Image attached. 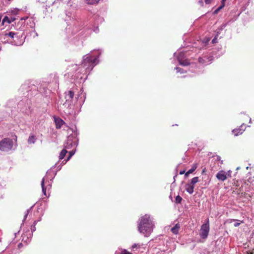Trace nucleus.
I'll return each instance as SVG.
<instances>
[{
    "label": "nucleus",
    "mask_w": 254,
    "mask_h": 254,
    "mask_svg": "<svg viewBox=\"0 0 254 254\" xmlns=\"http://www.w3.org/2000/svg\"><path fill=\"white\" fill-rule=\"evenodd\" d=\"M245 125L243 124L241 126L240 128L233 129L232 132L235 136H238L239 134H241L245 130Z\"/></svg>",
    "instance_id": "nucleus-11"
},
{
    "label": "nucleus",
    "mask_w": 254,
    "mask_h": 254,
    "mask_svg": "<svg viewBox=\"0 0 254 254\" xmlns=\"http://www.w3.org/2000/svg\"><path fill=\"white\" fill-rule=\"evenodd\" d=\"M65 21H68V19L67 18H66L65 19Z\"/></svg>",
    "instance_id": "nucleus-50"
},
{
    "label": "nucleus",
    "mask_w": 254,
    "mask_h": 254,
    "mask_svg": "<svg viewBox=\"0 0 254 254\" xmlns=\"http://www.w3.org/2000/svg\"><path fill=\"white\" fill-rule=\"evenodd\" d=\"M33 206H32L31 208H30L29 209H27L25 212V214H24V218H23V219L22 220V224H21V225L23 224L24 223V221L26 220V219L27 218V216L29 213V212L31 211L32 208L33 207Z\"/></svg>",
    "instance_id": "nucleus-21"
},
{
    "label": "nucleus",
    "mask_w": 254,
    "mask_h": 254,
    "mask_svg": "<svg viewBox=\"0 0 254 254\" xmlns=\"http://www.w3.org/2000/svg\"><path fill=\"white\" fill-rule=\"evenodd\" d=\"M154 223L149 215L146 214L139 220L138 229L145 237H148L153 231Z\"/></svg>",
    "instance_id": "nucleus-2"
},
{
    "label": "nucleus",
    "mask_w": 254,
    "mask_h": 254,
    "mask_svg": "<svg viewBox=\"0 0 254 254\" xmlns=\"http://www.w3.org/2000/svg\"><path fill=\"white\" fill-rule=\"evenodd\" d=\"M66 32H67V33H69L70 32V31H71V30H70V27H69V28H66Z\"/></svg>",
    "instance_id": "nucleus-38"
},
{
    "label": "nucleus",
    "mask_w": 254,
    "mask_h": 254,
    "mask_svg": "<svg viewBox=\"0 0 254 254\" xmlns=\"http://www.w3.org/2000/svg\"><path fill=\"white\" fill-rule=\"evenodd\" d=\"M180 228V226L179 224H176L174 227L171 228V231L174 234H177Z\"/></svg>",
    "instance_id": "nucleus-18"
},
{
    "label": "nucleus",
    "mask_w": 254,
    "mask_h": 254,
    "mask_svg": "<svg viewBox=\"0 0 254 254\" xmlns=\"http://www.w3.org/2000/svg\"><path fill=\"white\" fill-rule=\"evenodd\" d=\"M55 122L56 128H60L62 127V126L64 123V121L60 118L55 119Z\"/></svg>",
    "instance_id": "nucleus-15"
},
{
    "label": "nucleus",
    "mask_w": 254,
    "mask_h": 254,
    "mask_svg": "<svg viewBox=\"0 0 254 254\" xmlns=\"http://www.w3.org/2000/svg\"><path fill=\"white\" fill-rule=\"evenodd\" d=\"M14 102L13 100H9L7 102V106H9V107L11 105V102Z\"/></svg>",
    "instance_id": "nucleus-34"
},
{
    "label": "nucleus",
    "mask_w": 254,
    "mask_h": 254,
    "mask_svg": "<svg viewBox=\"0 0 254 254\" xmlns=\"http://www.w3.org/2000/svg\"><path fill=\"white\" fill-rule=\"evenodd\" d=\"M24 26H25V25L23 26V27H20V31H24L25 30V29L24 28Z\"/></svg>",
    "instance_id": "nucleus-42"
},
{
    "label": "nucleus",
    "mask_w": 254,
    "mask_h": 254,
    "mask_svg": "<svg viewBox=\"0 0 254 254\" xmlns=\"http://www.w3.org/2000/svg\"><path fill=\"white\" fill-rule=\"evenodd\" d=\"M185 189L189 193L192 194L193 192L194 186L191 184H187L185 185Z\"/></svg>",
    "instance_id": "nucleus-14"
},
{
    "label": "nucleus",
    "mask_w": 254,
    "mask_h": 254,
    "mask_svg": "<svg viewBox=\"0 0 254 254\" xmlns=\"http://www.w3.org/2000/svg\"><path fill=\"white\" fill-rule=\"evenodd\" d=\"M121 254H131L130 252H127L126 250H123L121 252Z\"/></svg>",
    "instance_id": "nucleus-30"
},
{
    "label": "nucleus",
    "mask_w": 254,
    "mask_h": 254,
    "mask_svg": "<svg viewBox=\"0 0 254 254\" xmlns=\"http://www.w3.org/2000/svg\"><path fill=\"white\" fill-rule=\"evenodd\" d=\"M46 180V177H45L44 178H43L42 180V181H41V187H42V192L43 193V194L45 195H46V189H47V188L45 187L44 186V184H45V180Z\"/></svg>",
    "instance_id": "nucleus-16"
},
{
    "label": "nucleus",
    "mask_w": 254,
    "mask_h": 254,
    "mask_svg": "<svg viewBox=\"0 0 254 254\" xmlns=\"http://www.w3.org/2000/svg\"><path fill=\"white\" fill-rule=\"evenodd\" d=\"M37 138L34 135L30 134L28 139V142L29 144H34Z\"/></svg>",
    "instance_id": "nucleus-17"
},
{
    "label": "nucleus",
    "mask_w": 254,
    "mask_h": 254,
    "mask_svg": "<svg viewBox=\"0 0 254 254\" xmlns=\"http://www.w3.org/2000/svg\"><path fill=\"white\" fill-rule=\"evenodd\" d=\"M139 247V246L138 245V244H133L132 246H131V248L132 249H134L135 248H138Z\"/></svg>",
    "instance_id": "nucleus-33"
},
{
    "label": "nucleus",
    "mask_w": 254,
    "mask_h": 254,
    "mask_svg": "<svg viewBox=\"0 0 254 254\" xmlns=\"http://www.w3.org/2000/svg\"><path fill=\"white\" fill-rule=\"evenodd\" d=\"M226 0H222L221 2L222 3H225V1H226Z\"/></svg>",
    "instance_id": "nucleus-47"
},
{
    "label": "nucleus",
    "mask_w": 254,
    "mask_h": 254,
    "mask_svg": "<svg viewBox=\"0 0 254 254\" xmlns=\"http://www.w3.org/2000/svg\"><path fill=\"white\" fill-rule=\"evenodd\" d=\"M216 39H217L216 37H215V38H214L212 40V42L213 43H216Z\"/></svg>",
    "instance_id": "nucleus-41"
},
{
    "label": "nucleus",
    "mask_w": 254,
    "mask_h": 254,
    "mask_svg": "<svg viewBox=\"0 0 254 254\" xmlns=\"http://www.w3.org/2000/svg\"><path fill=\"white\" fill-rule=\"evenodd\" d=\"M22 243H20V244H18V248H21L22 247Z\"/></svg>",
    "instance_id": "nucleus-45"
},
{
    "label": "nucleus",
    "mask_w": 254,
    "mask_h": 254,
    "mask_svg": "<svg viewBox=\"0 0 254 254\" xmlns=\"http://www.w3.org/2000/svg\"><path fill=\"white\" fill-rule=\"evenodd\" d=\"M76 145L75 140H73V137L72 136H68L67 137V141L64 144V148L66 149H70L73 146Z\"/></svg>",
    "instance_id": "nucleus-8"
},
{
    "label": "nucleus",
    "mask_w": 254,
    "mask_h": 254,
    "mask_svg": "<svg viewBox=\"0 0 254 254\" xmlns=\"http://www.w3.org/2000/svg\"><path fill=\"white\" fill-rule=\"evenodd\" d=\"M26 21V28L29 29V28H31L32 29L34 28L35 27V23L34 22V20L32 18H28V17H24V18H20V21L18 22V24H23V21Z\"/></svg>",
    "instance_id": "nucleus-7"
},
{
    "label": "nucleus",
    "mask_w": 254,
    "mask_h": 254,
    "mask_svg": "<svg viewBox=\"0 0 254 254\" xmlns=\"http://www.w3.org/2000/svg\"><path fill=\"white\" fill-rule=\"evenodd\" d=\"M67 153V151L66 150V148L63 149L59 155V159L62 160L63 159L64 157L65 156L66 153Z\"/></svg>",
    "instance_id": "nucleus-20"
},
{
    "label": "nucleus",
    "mask_w": 254,
    "mask_h": 254,
    "mask_svg": "<svg viewBox=\"0 0 254 254\" xmlns=\"http://www.w3.org/2000/svg\"><path fill=\"white\" fill-rule=\"evenodd\" d=\"M209 232V222L208 219H207L205 222L201 226L199 232V236L202 239H205L208 235Z\"/></svg>",
    "instance_id": "nucleus-4"
},
{
    "label": "nucleus",
    "mask_w": 254,
    "mask_h": 254,
    "mask_svg": "<svg viewBox=\"0 0 254 254\" xmlns=\"http://www.w3.org/2000/svg\"><path fill=\"white\" fill-rule=\"evenodd\" d=\"M209 41V39H207L205 41L203 42L204 45L205 46Z\"/></svg>",
    "instance_id": "nucleus-37"
},
{
    "label": "nucleus",
    "mask_w": 254,
    "mask_h": 254,
    "mask_svg": "<svg viewBox=\"0 0 254 254\" xmlns=\"http://www.w3.org/2000/svg\"><path fill=\"white\" fill-rule=\"evenodd\" d=\"M37 222H38V221H37V220H35L34 221L33 225L31 226V231L28 232V234L26 235H27L26 237L25 236V234H23V235L22 236V241L24 242L26 244H27L28 243H29L30 242V238H31V237L32 236V233L36 230L35 225L37 224Z\"/></svg>",
    "instance_id": "nucleus-6"
},
{
    "label": "nucleus",
    "mask_w": 254,
    "mask_h": 254,
    "mask_svg": "<svg viewBox=\"0 0 254 254\" xmlns=\"http://www.w3.org/2000/svg\"><path fill=\"white\" fill-rule=\"evenodd\" d=\"M236 169H237V170H239V169H240V167H237Z\"/></svg>",
    "instance_id": "nucleus-49"
},
{
    "label": "nucleus",
    "mask_w": 254,
    "mask_h": 254,
    "mask_svg": "<svg viewBox=\"0 0 254 254\" xmlns=\"http://www.w3.org/2000/svg\"><path fill=\"white\" fill-rule=\"evenodd\" d=\"M198 182V177H194L193 178L191 181H190V184H191L192 185V186H194V185L197 183Z\"/></svg>",
    "instance_id": "nucleus-22"
},
{
    "label": "nucleus",
    "mask_w": 254,
    "mask_h": 254,
    "mask_svg": "<svg viewBox=\"0 0 254 254\" xmlns=\"http://www.w3.org/2000/svg\"><path fill=\"white\" fill-rule=\"evenodd\" d=\"M15 35V33L14 32H9L8 33V35L11 37V38H13L14 37V36Z\"/></svg>",
    "instance_id": "nucleus-35"
},
{
    "label": "nucleus",
    "mask_w": 254,
    "mask_h": 254,
    "mask_svg": "<svg viewBox=\"0 0 254 254\" xmlns=\"http://www.w3.org/2000/svg\"><path fill=\"white\" fill-rule=\"evenodd\" d=\"M13 146L12 140L9 138H6L0 141V150L7 152L11 150Z\"/></svg>",
    "instance_id": "nucleus-3"
},
{
    "label": "nucleus",
    "mask_w": 254,
    "mask_h": 254,
    "mask_svg": "<svg viewBox=\"0 0 254 254\" xmlns=\"http://www.w3.org/2000/svg\"><path fill=\"white\" fill-rule=\"evenodd\" d=\"M198 2L200 3V4L201 5H203V1H202V0H199V1H198Z\"/></svg>",
    "instance_id": "nucleus-43"
},
{
    "label": "nucleus",
    "mask_w": 254,
    "mask_h": 254,
    "mask_svg": "<svg viewBox=\"0 0 254 254\" xmlns=\"http://www.w3.org/2000/svg\"><path fill=\"white\" fill-rule=\"evenodd\" d=\"M102 53L100 50H93L91 53L84 55L83 57V60L80 67L79 72L86 74L91 71L93 67L97 65L99 62V58Z\"/></svg>",
    "instance_id": "nucleus-1"
},
{
    "label": "nucleus",
    "mask_w": 254,
    "mask_h": 254,
    "mask_svg": "<svg viewBox=\"0 0 254 254\" xmlns=\"http://www.w3.org/2000/svg\"><path fill=\"white\" fill-rule=\"evenodd\" d=\"M75 152V151L73 150L69 151V156L67 157V160L65 161V162H66L67 161H68L70 159V158L74 154Z\"/></svg>",
    "instance_id": "nucleus-26"
},
{
    "label": "nucleus",
    "mask_w": 254,
    "mask_h": 254,
    "mask_svg": "<svg viewBox=\"0 0 254 254\" xmlns=\"http://www.w3.org/2000/svg\"><path fill=\"white\" fill-rule=\"evenodd\" d=\"M212 0H205V2L206 4H209Z\"/></svg>",
    "instance_id": "nucleus-39"
},
{
    "label": "nucleus",
    "mask_w": 254,
    "mask_h": 254,
    "mask_svg": "<svg viewBox=\"0 0 254 254\" xmlns=\"http://www.w3.org/2000/svg\"><path fill=\"white\" fill-rule=\"evenodd\" d=\"M182 200V198L180 196L178 195L176 197L175 202L177 203H180Z\"/></svg>",
    "instance_id": "nucleus-27"
},
{
    "label": "nucleus",
    "mask_w": 254,
    "mask_h": 254,
    "mask_svg": "<svg viewBox=\"0 0 254 254\" xmlns=\"http://www.w3.org/2000/svg\"><path fill=\"white\" fill-rule=\"evenodd\" d=\"M175 69L177 70V72H180L181 73L185 72L184 70L183 69H182L180 67H176Z\"/></svg>",
    "instance_id": "nucleus-29"
},
{
    "label": "nucleus",
    "mask_w": 254,
    "mask_h": 254,
    "mask_svg": "<svg viewBox=\"0 0 254 254\" xmlns=\"http://www.w3.org/2000/svg\"><path fill=\"white\" fill-rule=\"evenodd\" d=\"M185 173V171H182L180 172L181 175L184 174Z\"/></svg>",
    "instance_id": "nucleus-46"
},
{
    "label": "nucleus",
    "mask_w": 254,
    "mask_h": 254,
    "mask_svg": "<svg viewBox=\"0 0 254 254\" xmlns=\"http://www.w3.org/2000/svg\"><path fill=\"white\" fill-rule=\"evenodd\" d=\"M21 38H23V39H25V35H23V33L21 34Z\"/></svg>",
    "instance_id": "nucleus-44"
},
{
    "label": "nucleus",
    "mask_w": 254,
    "mask_h": 254,
    "mask_svg": "<svg viewBox=\"0 0 254 254\" xmlns=\"http://www.w3.org/2000/svg\"><path fill=\"white\" fill-rule=\"evenodd\" d=\"M11 0H8V1H10Z\"/></svg>",
    "instance_id": "nucleus-52"
},
{
    "label": "nucleus",
    "mask_w": 254,
    "mask_h": 254,
    "mask_svg": "<svg viewBox=\"0 0 254 254\" xmlns=\"http://www.w3.org/2000/svg\"><path fill=\"white\" fill-rule=\"evenodd\" d=\"M86 2L88 4H94L98 3L100 0H85Z\"/></svg>",
    "instance_id": "nucleus-23"
},
{
    "label": "nucleus",
    "mask_w": 254,
    "mask_h": 254,
    "mask_svg": "<svg viewBox=\"0 0 254 254\" xmlns=\"http://www.w3.org/2000/svg\"><path fill=\"white\" fill-rule=\"evenodd\" d=\"M74 93L71 90L65 92V98L66 99V102L71 101L74 97Z\"/></svg>",
    "instance_id": "nucleus-12"
},
{
    "label": "nucleus",
    "mask_w": 254,
    "mask_h": 254,
    "mask_svg": "<svg viewBox=\"0 0 254 254\" xmlns=\"http://www.w3.org/2000/svg\"><path fill=\"white\" fill-rule=\"evenodd\" d=\"M185 52H180L179 53H175L174 56L175 57H177V59L179 62V64L180 65H183V66H186L190 64V63L189 61L187 59L184 60L185 58Z\"/></svg>",
    "instance_id": "nucleus-5"
},
{
    "label": "nucleus",
    "mask_w": 254,
    "mask_h": 254,
    "mask_svg": "<svg viewBox=\"0 0 254 254\" xmlns=\"http://www.w3.org/2000/svg\"><path fill=\"white\" fill-rule=\"evenodd\" d=\"M66 16L68 17V18H69V20L71 19H73L74 17V14L73 13H70L69 12H68L66 14Z\"/></svg>",
    "instance_id": "nucleus-28"
},
{
    "label": "nucleus",
    "mask_w": 254,
    "mask_h": 254,
    "mask_svg": "<svg viewBox=\"0 0 254 254\" xmlns=\"http://www.w3.org/2000/svg\"><path fill=\"white\" fill-rule=\"evenodd\" d=\"M22 43H20L19 45H22Z\"/></svg>",
    "instance_id": "nucleus-51"
},
{
    "label": "nucleus",
    "mask_w": 254,
    "mask_h": 254,
    "mask_svg": "<svg viewBox=\"0 0 254 254\" xmlns=\"http://www.w3.org/2000/svg\"><path fill=\"white\" fill-rule=\"evenodd\" d=\"M212 60L211 57L208 58L206 56H204L203 57H200L198 59V62L199 63L204 64H207L210 63L211 61Z\"/></svg>",
    "instance_id": "nucleus-10"
},
{
    "label": "nucleus",
    "mask_w": 254,
    "mask_h": 254,
    "mask_svg": "<svg viewBox=\"0 0 254 254\" xmlns=\"http://www.w3.org/2000/svg\"><path fill=\"white\" fill-rule=\"evenodd\" d=\"M93 31L96 33H98L99 32L98 27L97 26L94 27L93 28Z\"/></svg>",
    "instance_id": "nucleus-32"
},
{
    "label": "nucleus",
    "mask_w": 254,
    "mask_h": 254,
    "mask_svg": "<svg viewBox=\"0 0 254 254\" xmlns=\"http://www.w3.org/2000/svg\"><path fill=\"white\" fill-rule=\"evenodd\" d=\"M103 21V18L101 17H98V19L96 20V23H98L99 22H102Z\"/></svg>",
    "instance_id": "nucleus-31"
},
{
    "label": "nucleus",
    "mask_w": 254,
    "mask_h": 254,
    "mask_svg": "<svg viewBox=\"0 0 254 254\" xmlns=\"http://www.w3.org/2000/svg\"><path fill=\"white\" fill-rule=\"evenodd\" d=\"M15 17H12V16H10L9 17L7 15H6L5 16H4V17L3 18L2 21V24L3 25L4 22H7L8 23H10L11 22L14 21L15 20Z\"/></svg>",
    "instance_id": "nucleus-13"
},
{
    "label": "nucleus",
    "mask_w": 254,
    "mask_h": 254,
    "mask_svg": "<svg viewBox=\"0 0 254 254\" xmlns=\"http://www.w3.org/2000/svg\"><path fill=\"white\" fill-rule=\"evenodd\" d=\"M196 168H197L196 165H193V166L191 167V168L190 169L189 171H188L186 173L185 176H188L190 174L192 173L195 171V170L196 169Z\"/></svg>",
    "instance_id": "nucleus-19"
},
{
    "label": "nucleus",
    "mask_w": 254,
    "mask_h": 254,
    "mask_svg": "<svg viewBox=\"0 0 254 254\" xmlns=\"http://www.w3.org/2000/svg\"><path fill=\"white\" fill-rule=\"evenodd\" d=\"M226 26V24H223L220 27V30H223Z\"/></svg>",
    "instance_id": "nucleus-36"
},
{
    "label": "nucleus",
    "mask_w": 254,
    "mask_h": 254,
    "mask_svg": "<svg viewBox=\"0 0 254 254\" xmlns=\"http://www.w3.org/2000/svg\"><path fill=\"white\" fill-rule=\"evenodd\" d=\"M216 177L218 180L224 181L227 178V173L226 172L221 170L217 173Z\"/></svg>",
    "instance_id": "nucleus-9"
},
{
    "label": "nucleus",
    "mask_w": 254,
    "mask_h": 254,
    "mask_svg": "<svg viewBox=\"0 0 254 254\" xmlns=\"http://www.w3.org/2000/svg\"><path fill=\"white\" fill-rule=\"evenodd\" d=\"M225 4V3L221 2V5L220 6H219L216 10H215V11H214V13L217 14L220 10H221L224 7Z\"/></svg>",
    "instance_id": "nucleus-24"
},
{
    "label": "nucleus",
    "mask_w": 254,
    "mask_h": 254,
    "mask_svg": "<svg viewBox=\"0 0 254 254\" xmlns=\"http://www.w3.org/2000/svg\"><path fill=\"white\" fill-rule=\"evenodd\" d=\"M226 173H227V177H231V171L230 170L228 171Z\"/></svg>",
    "instance_id": "nucleus-40"
},
{
    "label": "nucleus",
    "mask_w": 254,
    "mask_h": 254,
    "mask_svg": "<svg viewBox=\"0 0 254 254\" xmlns=\"http://www.w3.org/2000/svg\"><path fill=\"white\" fill-rule=\"evenodd\" d=\"M237 221V222L235 223L234 224V226L236 227H238L241 224V223H242V221H240L239 220H236V219H231L230 222H232V221Z\"/></svg>",
    "instance_id": "nucleus-25"
},
{
    "label": "nucleus",
    "mask_w": 254,
    "mask_h": 254,
    "mask_svg": "<svg viewBox=\"0 0 254 254\" xmlns=\"http://www.w3.org/2000/svg\"><path fill=\"white\" fill-rule=\"evenodd\" d=\"M48 183H49V187H50H50H51V184H50V182H48Z\"/></svg>",
    "instance_id": "nucleus-48"
}]
</instances>
